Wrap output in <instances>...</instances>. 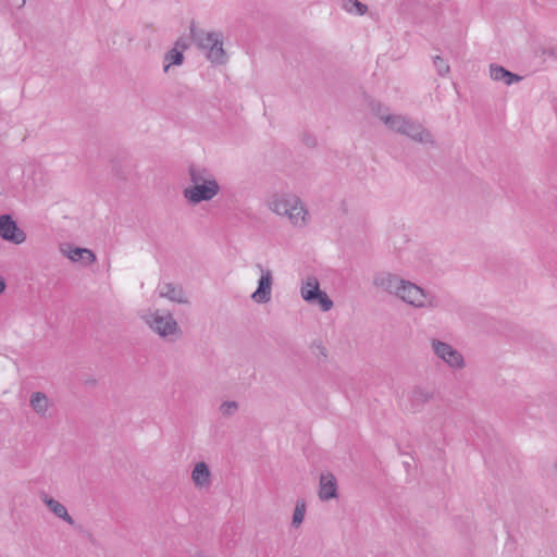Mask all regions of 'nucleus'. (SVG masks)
I'll return each instance as SVG.
<instances>
[{
	"instance_id": "f257e3e1",
	"label": "nucleus",
	"mask_w": 557,
	"mask_h": 557,
	"mask_svg": "<svg viewBox=\"0 0 557 557\" xmlns=\"http://www.w3.org/2000/svg\"><path fill=\"white\" fill-rule=\"evenodd\" d=\"M190 185L183 189V196L190 205L211 201L221 190L214 174L207 168L190 164L188 166Z\"/></svg>"
},
{
	"instance_id": "f03ea898",
	"label": "nucleus",
	"mask_w": 557,
	"mask_h": 557,
	"mask_svg": "<svg viewBox=\"0 0 557 557\" xmlns=\"http://www.w3.org/2000/svg\"><path fill=\"white\" fill-rule=\"evenodd\" d=\"M273 213L285 216L295 227H305L310 222V213L305 202L292 193H274L267 200Z\"/></svg>"
},
{
	"instance_id": "7ed1b4c3",
	"label": "nucleus",
	"mask_w": 557,
	"mask_h": 557,
	"mask_svg": "<svg viewBox=\"0 0 557 557\" xmlns=\"http://www.w3.org/2000/svg\"><path fill=\"white\" fill-rule=\"evenodd\" d=\"M191 37L197 47L206 53L213 64H224L227 60L223 49V36L219 32L191 30Z\"/></svg>"
},
{
	"instance_id": "20e7f679",
	"label": "nucleus",
	"mask_w": 557,
	"mask_h": 557,
	"mask_svg": "<svg viewBox=\"0 0 557 557\" xmlns=\"http://www.w3.org/2000/svg\"><path fill=\"white\" fill-rule=\"evenodd\" d=\"M143 318L154 333L170 342L177 339L182 334L178 323L169 312L149 310Z\"/></svg>"
},
{
	"instance_id": "39448f33",
	"label": "nucleus",
	"mask_w": 557,
	"mask_h": 557,
	"mask_svg": "<svg viewBox=\"0 0 557 557\" xmlns=\"http://www.w3.org/2000/svg\"><path fill=\"white\" fill-rule=\"evenodd\" d=\"M397 298L417 309H434L440 305L438 298L430 290L405 280Z\"/></svg>"
},
{
	"instance_id": "423d86ee",
	"label": "nucleus",
	"mask_w": 557,
	"mask_h": 557,
	"mask_svg": "<svg viewBox=\"0 0 557 557\" xmlns=\"http://www.w3.org/2000/svg\"><path fill=\"white\" fill-rule=\"evenodd\" d=\"M301 297L310 304H318L322 311H330L333 308V301L327 294L320 289L319 281L310 276L301 285Z\"/></svg>"
},
{
	"instance_id": "0eeeda50",
	"label": "nucleus",
	"mask_w": 557,
	"mask_h": 557,
	"mask_svg": "<svg viewBox=\"0 0 557 557\" xmlns=\"http://www.w3.org/2000/svg\"><path fill=\"white\" fill-rule=\"evenodd\" d=\"M432 349L448 367L454 369L463 368L465 360L462 355L451 345L438 339H432Z\"/></svg>"
},
{
	"instance_id": "6e6552de",
	"label": "nucleus",
	"mask_w": 557,
	"mask_h": 557,
	"mask_svg": "<svg viewBox=\"0 0 557 557\" xmlns=\"http://www.w3.org/2000/svg\"><path fill=\"white\" fill-rule=\"evenodd\" d=\"M404 281L405 280L397 274L387 271H380L373 276V285L376 288L396 297L399 294Z\"/></svg>"
},
{
	"instance_id": "1a4fd4ad",
	"label": "nucleus",
	"mask_w": 557,
	"mask_h": 557,
	"mask_svg": "<svg viewBox=\"0 0 557 557\" xmlns=\"http://www.w3.org/2000/svg\"><path fill=\"white\" fill-rule=\"evenodd\" d=\"M261 275L258 281V287L252 293L251 298L257 304H267L271 300L273 275L272 271L264 269L262 265H258Z\"/></svg>"
},
{
	"instance_id": "9d476101",
	"label": "nucleus",
	"mask_w": 557,
	"mask_h": 557,
	"mask_svg": "<svg viewBox=\"0 0 557 557\" xmlns=\"http://www.w3.org/2000/svg\"><path fill=\"white\" fill-rule=\"evenodd\" d=\"M0 237L7 242L20 245L25 242L26 234L9 214H3L0 216Z\"/></svg>"
},
{
	"instance_id": "9b49d317",
	"label": "nucleus",
	"mask_w": 557,
	"mask_h": 557,
	"mask_svg": "<svg viewBox=\"0 0 557 557\" xmlns=\"http://www.w3.org/2000/svg\"><path fill=\"white\" fill-rule=\"evenodd\" d=\"M337 497V480L331 473H322L319 482V498L330 500Z\"/></svg>"
},
{
	"instance_id": "f8f14e48",
	"label": "nucleus",
	"mask_w": 557,
	"mask_h": 557,
	"mask_svg": "<svg viewBox=\"0 0 557 557\" xmlns=\"http://www.w3.org/2000/svg\"><path fill=\"white\" fill-rule=\"evenodd\" d=\"M39 497H40L41 502L48 507V509L55 517H58L59 519L65 521L66 523L71 524V525L74 524L73 518L69 515L67 509L63 504H61L59 500L51 497L46 492H41L39 494Z\"/></svg>"
},
{
	"instance_id": "ddd939ff",
	"label": "nucleus",
	"mask_w": 557,
	"mask_h": 557,
	"mask_svg": "<svg viewBox=\"0 0 557 557\" xmlns=\"http://www.w3.org/2000/svg\"><path fill=\"white\" fill-rule=\"evenodd\" d=\"M63 255H65L73 262H81L85 265L91 264L96 260L95 253L87 248L70 247L61 248Z\"/></svg>"
},
{
	"instance_id": "4468645a",
	"label": "nucleus",
	"mask_w": 557,
	"mask_h": 557,
	"mask_svg": "<svg viewBox=\"0 0 557 557\" xmlns=\"http://www.w3.org/2000/svg\"><path fill=\"white\" fill-rule=\"evenodd\" d=\"M191 480L196 487L207 488L211 484V471L205 461L197 462L191 471Z\"/></svg>"
},
{
	"instance_id": "2eb2a0df",
	"label": "nucleus",
	"mask_w": 557,
	"mask_h": 557,
	"mask_svg": "<svg viewBox=\"0 0 557 557\" xmlns=\"http://www.w3.org/2000/svg\"><path fill=\"white\" fill-rule=\"evenodd\" d=\"M401 134L422 144L432 143L431 134L421 124L411 120L408 121Z\"/></svg>"
},
{
	"instance_id": "dca6fc26",
	"label": "nucleus",
	"mask_w": 557,
	"mask_h": 557,
	"mask_svg": "<svg viewBox=\"0 0 557 557\" xmlns=\"http://www.w3.org/2000/svg\"><path fill=\"white\" fill-rule=\"evenodd\" d=\"M401 134L422 144L432 143L431 134L421 124L411 120L408 121Z\"/></svg>"
},
{
	"instance_id": "f3484780",
	"label": "nucleus",
	"mask_w": 557,
	"mask_h": 557,
	"mask_svg": "<svg viewBox=\"0 0 557 557\" xmlns=\"http://www.w3.org/2000/svg\"><path fill=\"white\" fill-rule=\"evenodd\" d=\"M158 295L161 298H168L169 300L177 304H185L187 299L181 287H176L171 283L159 284L157 288Z\"/></svg>"
},
{
	"instance_id": "a211bd4d",
	"label": "nucleus",
	"mask_w": 557,
	"mask_h": 557,
	"mask_svg": "<svg viewBox=\"0 0 557 557\" xmlns=\"http://www.w3.org/2000/svg\"><path fill=\"white\" fill-rule=\"evenodd\" d=\"M490 76L493 81L503 82L507 86H510L522 79L521 76L511 73L510 71L497 64H492L490 66Z\"/></svg>"
},
{
	"instance_id": "6ab92c4d",
	"label": "nucleus",
	"mask_w": 557,
	"mask_h": 557,
	"mask_svg": "<svg viewBox=\"0 0 557 557\" xmlns=\"http://www.w3.org/2000/svg\"><path fill=\"white\" fill-rule=\"evenodd\" d=\"M29 403H30L33 410L41 417L47 413V411L49 410V407H50V401H49L48 397L41 392L33 393L30 395Z\"/></svg>"
},
{
	"instance_id": "aec40b11",
	"label": "nucleus",
	"mask_w": 557,
	"mask_h": 557,
	"mask_svg": "<svg viewBox=\"0 0 557 557\" xmlns=\"http://www.w3.org/2000/svg\"><path fill=\"white\" fill-rule=\"evenodd\" d=\"M380 119L387 125V127L394 132L403 133L405 129L409 119H406L401 115H391V114H384L379 113Z\"/></svg>"
},
{
	"instance_id": "412c9836",
	"label": "nucleus",
	"mask_w": 557,
	"mask_h": 557,
	"mask_svg": "<svg viewBox=\"0 0 557 557\" xmlns=\"http://www.w3.org/2000/svg\"><path fill=\"white\" fill-rule=\"evenodd\" d=\"M177 46H178V42H176V46L173 49H171L170 51H168L165 53V57H164V62H165L164 71L165 72H168L170 66L180 65L183 63L184 55H183V52L177 49Z\"/></svg>"
},
{
	"instance_id": "4be33fe9",
	"label": "nucleus",
	"mask_w": 557,
	"mask_h": 557,
	"mask_svg": "<svg viewBox=\"0 0 557 557\" xmlns=\"http://www.w3.org/2000/svg\"><path fill=\"white\" fill-rule=\"evenodd\" d=\"M306 515V502L304 499H298L294 509L292 527L297 529L300 527L305 519Z\"/></svg>"
},
{
	"instance_id": "5701e85b",
	"label": "nucleus",
	"mask_w": 557,
	"mask_h": 557,
	"mask_svg": "<svg viewBox=\"0 0 557 557\" xmlns=\"http://www.w3.org/2000/svg\"><path fill=\"white\" fill-rule=\"evenodd\" d=\"M343 9L351 14L363 15L368 8L358 0H343Z\"/></svg>"
},
{
	"instance_id": "b1692460",
	"label": "nucleus",
	"mask_w": 557,
	"mask_h": 557,
	"mask_svg": "<svg viewBox=\"0 0 557 557\" xmlns=\"http://www.w3.org/2000/svg\"><path fill=\"white\" fill-rule=\"evenodd\" d=\"M433 64L438 73V75L441 76H445L449 73V65L448 63L440 55H436L434 59H433Z\"/></svg>"
},
{
	"instance_id": "393cba45",
	"label": "nucleus",
	"mask_w": 557,
	"mask_h": 557,
	"mask_svg": "<svg viewBox=\"0 0 557 557\" xmlns=\"http://www.w3.org/2000/svg\"><path fill=\"white\" fill-rule=\"evenodd\" d=\"M238 409L236 401H224L220 406V412L223 416H233Z\"/></svg>"
},
{
	"instance_id": "a878e982",
	"label": "nucleus",
	"mask_w": 557,
	"mask_h": 557,
	"mask_svg": "<svg viewBox=\"0 0 557 557\" xmlns=\"http://www.w3.org/2000/svg\"><path fill=\"white\" fill-rule=\"evenodd\" d=\"M5 289V282L2 277H0V294H2Z\"/></svg>"
},
{
	"instance_id": "bb28decb",
	"label": "nucleus",
	"mask_w": 557,
	"mask_h": 557,
	"mask_svg": "<svg viewBox=\"0 0 557 557\" xmlns=\"http://www.w3.org/2000/svg\"><path fill=\"white\" fill-rule=\"evenodd\" d=\"M26 0H21V5H23L25 3Z\"/></svg>"
},
{
	"instance_id": "cd10ccee",
	"label": "nucleus",
	"mask_w": 557,
	"mask_h": 557,
	"mask_svg": "<svg viewBox=\"0 0 557 557\" xmlns=\"http://www.w3.org/2000/svg\"><path fill=\"white\" fill-rule=\"evenodd\" d=\"M555 473H556V475H557V465L555 466Z\"/></svg>"
}]
</instances>
